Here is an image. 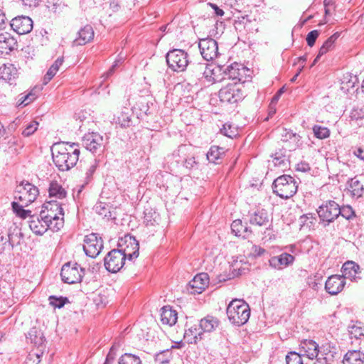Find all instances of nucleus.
Wrapping results in <instances>:
<instances>
[{
  "label": "nucleus",
  "mask_w": 364,
  "mask_h": 364,
  "mask_svg": "<svg viewBox=\"0 0 364 364\" xmlns=\"http://www.w3.org/2000/svg\"><path fill=\"white\" fill-rule=\"evenodd\" d=\"M208 65L206 63H198L191 65V69L196 74L198 79L201 80L205 77V71L207 70Z\"/></svg>",
  "instance_id": "49530a36"
},
{
  "label": "nucleus",
  "mask_w": 364,
  "mask_h": 364,
  "mask_svg": "<svg viewBox=\"0 0 364 364\" xmlns=\"http://www.w3.org/2000/svg\"><path fill=\"white\" fill-rule=\"evenodd\" d=\"M171 358V351L170 350H166L160 352L156 355L155 360L159 364H167L168 363Z\"/></svg>",
  "instance_id": "8fccbe9b"
},
{
  "label": "nucleus",
  "mask_w": 364,
  "mask_h": 364,
  "mask_svg": "<svg viewBox=\"0 0 364 364\" xmlns=\"http://www.w3.org/2000/svg\"><path fill=\"white\" fill-rule=\"evenodd\" d=\"M297 183L289 175H282L277 178L272 184L273 192L281 198L288 199L297 191Z\"/></svg>",
  "instance_id": "20e7f679"
},
{
  "label": "nucleus",
  "mask_w": 364,
  "mask_h": 364,
  "mask_svg": "<svg viewBox=\"0 0 364 364\" xmlns=\"http://www.w3.org/2000/svg\"><path fill=\"white\" fill-rule=\"evenodd\" d=\"M118 364H142L139 357L132 354L124 353L118 360Z\"/></svg>",
  "instance_id": "a19ab883"
},
{
  "label": "nucleus",
  "mask_w": 364,
  "mask_h": 364,
  "mask_svg": "<svg viewBox=\"0 0 364 364\" xmlns=\"http://www.w3.org/2000/svg\"><path fill=\"white\" fill-rule=\"evenodd\" d=\"M98 166V162L96 159H93L91 162L89 168H87L86 171V179H87V183L91 180L92 175L94 172L95 171L97 167Z\"/></svg>",
  "instance_id": "13d9d810"
},
{
  "label": "nucleus",
  "mask_w": 364,
  "mask_h": 364,
  "mask_svg": "<svg viewBox=\"0 0 364 364\" xmlns=\"http://www.w3.org/2000/svg\"><path fill=\"white\" fill-rule=\"evenodd\" d=\"M28 223L31 231L37 235H42L48 229L51 230L50 224L46 220L41 218V213L31 216Z\"/></svg>",
  "instance_id": "6ab92c4d"
},
{
  "label": "nucleus",
  "mask_w": 364,
  "mask_h": 364,
  "mask_svg": "<svg viewBox=\"0 0 364 364\" xmlns=\"http://www.w3.org/2000/svg\"><path fill=\"white\" fill-rule=\"evenodd\" d=\"M323 357H330L332 359L334 358V354H336V348L334 347H331L330 346H323L321 347Z\"/></svg>",
  "instance_id": "680f3d73"
},
{
  "label": "nucleus",
  "mask_w": 364,
  "mask_h": 364,
  "mask_svg": "<svg viewBox=\"0 0 364 364\" xmlns=\"http://www.w3.org/2000/svg\"><path fill=\"white\" fill-rule=\"evenodd\" d=\"M10 25L11 28L19 35L28 33L33 29V21L30 17L25 16L14 18Z\"/></svg>",
  "instance_id": "dca6fc26"
},
{
  "label": "nucleus",
  "mask_w": 364,
  "mask_h": 364,
  "mask_svg": "<svg viewBox=\"0 0 364 364\" xmlns=\"http://www.w3.org/2000/svg\"><path fill=\"white\" fill-rule=\"evenodd\" d=\"M317 213L323 227H326L340 215L339 205L334 200H327L318 208Z\"/></svg>",
  "instance_id": "39448f33"
},
{
  "label": "nucleus",
  "mask_w": 364,
  "mask_h": 364,
  "mask_svg": "<svg viewBox=\"0 0 364 364\" xmlns=\"http://www.w3.org/2000/svg\"><path fill=\"white\" fill-rule=\"evenodd\" d=\"M119 250L125 256V259L132 260L139 256V245L136 238L130 235H125L118 242Z\"/></svg>",
  "instance_id": "6e6552de"
},
{
  "label": "nucleus",
  "mask_w": 364,
  "mask_h": 364,
  "mask_svg": "<svg viewBox=\"0 0 364 364\" xmlns=\"http://www.w3.org/2000/svg\"><path fill=\"white\" fill-rule=\"evenodd\" d=\"M38 195V188L28 181H22L16 188L15 199L23 205H29L35 201Z\"/></svg>",
  "instance_id": "0eeeda50"
},
{
  "label": "nucleus",
  "mask_w": 364,
  "mask_h": 364,
  "mask_svg": "<svg viewBox=\"0 0 364 364\" xmlns=\"http://www.w3.org/2000/svg\"><path fill=\"white\" fill-rule=\"evenodd\" d=\"M313 132L314 136L320 139H326L330 136V130L326 127L314 125L313 127Z\"/></svg>",
  "instance_id": "a18cd8bd"
},
{
  "label": "nucleus",
  "mask_w": 364,
  "mask_h": 364,
  "mask_svg": "<svg viewBox=\"0 0 364 364\" xmlns=\"http://www.w3.org/2000/svg\"><path fill=\"white\" fill-rule=\"evenodd\" d=\"M340 36V33L338 32L335 33L332 36H331L322 45L320 48L319 51L316 57L315 58L313 65H315L320 58L326 54L327 52L331 50L333 48L334 43Z\"/></svg>",
  "instance_id": "c756f323"
},
{
  "label": "nucleus",
  "mask_w": 364,
  "mask_h": 364,
  "mask_svg": "<svg viewBox=\"0 0 364 364\" xmlns=\"http://www.w3.org/2000/svg\"><path fill=\"white\" fill-rule=\"evenodd\" d=\"M347 184V190L353 198H359L363 196L364 185L359 177L355 176L349 179Z\"/></svg>",
  "instance_id": "393cba45"
},
{
  "label": "nucleus",
  "mask_w": 364,
  "mask_h": 364,
  "mask_svg": "<svg viewBox=\"0 0 364 364\" xmlns=\"http://www.w3.org/2000/svg\"><path fill=\"white\" fill-rule=\"evenodd\" d=\"M346 360L349 363H352V361H355V364H363L364 363V354L361 353L360 351H353L350 353L348 357Z\"/></svg>",
  "instance_id": "3c124183"
},
{
  "label": "nucleus",
  "mask_w": 364,
  "mask_h": 364,
  "mask_svg": "<svg viewBox=\"0 0 364 364\" xmlns=\"http://www.w3.org/2000/svg\"><path fill=\"white\" fill-rule=\"evenodd\" d=\"M200 54L204 60L210 61L218 55V46L215 40L211 38L200 39L198 43Z\"/></svg>",
  "instance_id": "ddd939ff"
},
{
  "label": "nucleus",
  "mask_w": 364,
  "mask_h": 364,
  "mask_svg": "<svg viewBox=\"0 0 364 364\" xmlns=\"http://www.w3.org/2000/svg\"><path fill=\"white\" fill-rule=\"evenodd\" d=\"M84 275V269L77 263L65 264L61 269L60 277L63 282L75 284L80 282Z\"/></svg>",
  "instance_id": "1a4fd4ad"
},
{
  "label": "nucleus",
  "mask_w": 364,
  "mask_h": 364,
  "mask_svg": "<svg viewBox=\"0 0 364 364\" xmlns=\"http://www.w3.org/2000/svg\"><path fill=\"white\" fill-rule=\"evenodd\" d=\"M349 334L351 338L356 339L360 338L361 336H364V327L360 323H356L348 327Z\"/></svg>",
  "instance_id": "37998d69"
},
{
  "label": "nucleus",
  "mask_w": 364,
  "mask_h": 364,
  "mask_svg": "<svg viewBox=\"0 0 364 364\" xmlns=\"http://www.w3.org/2000/svg\"><path fill=\"white\" fill-rule=\"evenodd\" d=\"M218 95L220 101L230 104L237 103L243 98V93L236 82L221 88Z\"/></svg>",
  "instance_id": "9b49d317"
},
{
  "label": "nucleus",
  "mask_w": 364,
  "mask_h": 364,
  "mask_svg": "<svg viewBox=\"0 0 364 364\" xmlns=\"http://www.w3.org/2000/svg\"><path fill=\"white\" fill-rule=\"evenodd\" d=\"M94 209H95V212L97 214H99L100 215H102V216L106 218L108 216V215H107V213H108L109 215L110 216V214H111L110 211L108 210L106 204H105L102 202L97 203L95 205Z\"/></svg>",
  "instance_id": "6e6d98bb"
},
{
  "label": "nucleus",
  "mask_w": 364,
  "mask_h": 364,
  "mask_svg": "<svg viewBox=\"0 0 364 364\" xmlns=\"http://www.w3.org/2000/svg\"><path fill=\"white\" fill-rule=\"evenodd\" d=\"M266 252V250L258 245H252L250 254L255 257H260Z\"/></svg>",
  "instance_id": "0e129e2a"
},
{
  "label": "nucleus",
  "mask_w": 364,
  "mask_h": 364,
  "mask_svg": "<svg viewBox=\"0 0 364 364\" xmlns=\"http://www.w3.org/2000/svg\"><path fill=\"white\" fill-rule=\"evenodd\" d=\"M82 142L85 148L93 154L103 151V136L98 133L91 132L85 134L82 137Z\"/></svg>",
  "instance_id": "4468645a"
},
{
  "label": "nucleus",
  "mask_w": 364,
  "mask_h": 364,
  "mask_svg": "<svg viewBox=\"0 0 364 364\" xmlns=\"http://www.w3.org/2000/svg\"><path fill=\"white\" fill-rule=\"evenodd\" d=\"M281 140L285 142L289 141L291 144L289 149H296L301 144V136L294 133L291 130L282 128L281 129Z\"/></svg>",
  "instance_id": "a878e982"
},
{
  "label": "nucleus",
  "mask_w": 364,
  "mask_h": 364,
  "mask_svg": "<svg viewBox=\"0 0 364 364\" xmlns=\"http://www.w3.org/2000/svg\"><path fill=\"white\" fill-rule=\"evenodd\" d=\"M202 331L200 328L196 326H191L188 330H186L184 333V339L189 343H196L199 338H201Z\"/></svg>",
  "instance_id": "72a5a7b5"
},
{
  "label": "nucleus",
  "mask_w": 364,
  "mask_h": 364,
  "mask_svg": "<svg viewBox=\"0 0 364 364\" xmlns=\"http://www.w3.org/2000/svg\"><path fill=\"white\" fill-rule=\"evenodd\" d=\"M319 33H320L318 30H313L307 34L306 41L309 46L312 47L315 44Z\"/></svg>",
  "instance_id": "4d7b16f0"
},
{
  "label": "nucleus",
  "mask_w": 364,
  "mask_h": 364,
  "mask_svg": "<svg viewBox=\"0 0 364 364\" xmlns=\"http://www.w3.org/2000/svg\"><path fill=\"white\" fill-rule=\"evenodd\" d=\"M223 154V148L212 146L206 154V157L210 162L216 163L217 160L220 159Z\"/></svg>",
  "instance_id": "e433bc0d"
},
{
  "label": "nucleus",
  "mask_w": 364,
  "mask_h": 364,
  "mask_svg": "<svg viewBox=\"0 0 364 364\" xmlns=\"http://www.w3.org/2000/svg\"><path fill=\"white\" fill-rule=\"evenodd\" d=\"M188 57V53L183 50L173 49L167 53L166 59L171 69L176 72H182L189 63Z\"/></svg>",
  "instance_id": "423d86ee"
},
{
  "label": "nucleus",
  "mask_w": 364,
  "mask_h": 364,
  "mask_svg": "<svg viewBox=\"0 0 364 364\" xmlns=\"http://www.w3.org/2000/svg\"><path fill=\"white\" fill-rule=\"evenodd\" d=\"M177 318V312L170 306H164L161 309V321L163 324L172 326L176 323Z\"/></svg>",
  "instance_id": "c85d7f7f"
},
{
  "label": "nucleus",
  "mask_w": 364,
  "mask_h": 364,
  "mask_svg": "<svg viewBox=\"0 0 364 364\" xmlns=\"http://www.w3.org/2000/svg\"><path fill=\"white\" fill-rule=\"evenodd\" d=\"M360 267L353 261H348L343 264L341 271L343 277L346 279V277H355L359 272Z\"/></svg>",
  "instance_id": "473e14b6"
},
{
  "label": "nucleus",
  "mask_w": 364,
  "mask_h": 364,
  "mask_svg": "<svg viewBox=\"0 0 364 364\" xmlns=\"http://www.w3.org/2000/svg\"><path fill=\"white\" fill-rule=\"evenodd\" d=\"M18 76L16 68L12 65H4L0 67V77L4 80L11 83V81Z\"/></svg>",
  "instance_id": "7c9ffc66"
},
{
  "label": "nucleus",
  "mask_w": 364,
  "mask_h": 364,
  "mask_svg": "<svg viewBox=\"0 0 364 364\" xmlns=\"http://www.w3.org/2000/svg\"><path fill=\"white\" fill-rule=\"evenodd\" d=\"M340 215L346 220H350L355 216V212L350 205L339 206Z\"/></svg>",
  "instance_id": "603ef678"
},
{
  "label": "nucleus",
  "mask_w": 364,
  "mask_h": 364,
  "mask_svg": "<svg viewBox=\"0 0 364 364\" xmlns=\"http://www.w3.org/2000/svg\"><path fill=\"white\" fill-rule=\"evenodd\" d=\"M272 163L274 166L281 169H285L289 165V160L286 156L282 153H275L273 156Z\"/></svg>",
  "instance_id": "ea45409f"
},
{
  "label": "nucleus",
  "mask_w": 364,
  "mask_h": 364,
  "mask_svg": "<svg viewBox=\"0 0 364 364\" xmlns=\"http://www.w3.org/2000/svg\"><path fill=\"white\" fill-rule=\"evenodd\" d=\"M227 315L232 324L240 326L248 321L250 316V309L245 301L234 299L227 308Z\"/></svg>",
  "instance_id": "7ed1b4c3"
},
{
  "label": "nucleus",
  "mask_w": 364,
  "mask_h": 364,
  "mask_svg": "<svg viewBox=\"0 0 364 364\" xmlns=\"http://www.w3.org/2000/svg\"><path fill=\"white\" fill-rule=\"evenodd\" d=\"M246 69L242 65L238 63H233L228 66L226 69L223 70V73L228 79L236 80L239 82L244 81L243 77L245 75Z\"/></svg>",
  "instance_id": "b1692460"
},
{
  "label": "nucleus",
  "mask_w": 364,
  "mask_h": 364,
  "mask_svg": "<svg viewBox=\"0 0 364 364\" xmlns=\"http://www.w3.org/2000/svg\"><path fill=\"white\" fill-rule=\"evenodd\" d=\"M219 325V321L210 316H208L200 321L199 328L203 332L210 333L214 331Z\"/></svg>",
  "instance_id": "2f4dec72"
},
{
  "label": "nucleus",
  "mask_w": 364,
  "mask_h": 364,
  "mask_svg": "<svg viewBox=\"0 0 364 364\" xmlns=\"http://www.w3.org/2000/svg\"><path fill=\"white\" fill-rule=\"evenodd\" d=\"M249 222L251 225L266 226L269 223V215L264 209H257L249 212Z\"/></svg>",
  "instance_id": "4be33fe9"
},
{
  "label": "nucleus",
  "mask_w": 364,
  "mask_h": 364,
  "mask_svg": "<svg viewBox=\"0 0 364 364\" xmlns=\"http://www.w3.org/2000/svg\"><path fill=\"white\" fill-rule=\"evenodd\" d=\"M154 217L152 219V213L151 210L149 212L144 213V222L146 223V225H153L154 223L156 222V219L159 217V215L154 212Z\"/></svg>",
  "instance_id": "e2e57ef3"
},
{
  "label": "nucleus",
  "mask_w": 364,
  "mask_h": 364,
  "mask_svg": "<svg viewBox=\"0 0 364 364\" xmlns=\"http://www.w3.org/2000/svg\"><path fill=\"white\" fill-rule=\"evenodd\" d=\"M45 350H36V351L31 352L27 356L25 364H39L41 362V357L43 355Z\"/></svg>",
  "instance_id": "c03bdc74"
},
{
  "label": "nucleus",
  "mask_w": 364,
  "mask_h": 364,
  "mask_svg": "<svg viewBox=\"0 0 364 364\" xmlns=\"http://www.w3.org/2000/svg\"><path fill=\"white\" fill-rule=\"evenodd\" d=\"M48 193L50 197L62 199L66 197L67 193L65 190L56 181H52L50 183Z\"/></svg>",
  "instance_id": "f704fd0d"
},
{
  "label": "nucleus",
  "mask_w": 364,
  "mask_h": 364,
  "mask_svg": "<svg viewBox=\"0 0 364 364\" xmlns=\"http://www.w3.org/2000/svg\"><path fill=\"white\" fill-rule=\"evenodd\" d=\"M58 71L50 67L43 78V84L46 85L55 75Z\"/></svg>",
  "instance_id": "774afa93"
},
{
  "label": "nucleus",
  "mask_w": 364,
  "mask_h": 364,
  "mask_svg": "<svg viewBox=\"0 0 364 364\" xmlns=\"http://www.w3.org/2000/svg\"><path fill=\"white\" fill-rule=\"evenodd\" d=\"M318 344L311 339L304 340L299 345V352L302 356H306L310 360H314L318 356Z\"/></svg>",
  "instance_id": "a211bd4d"
},
{
  "label": "nucleus",
  "mask_w": 364,
  "mask_h": 364,
  "mask_svg": "<svg viewBox=\"0 0 364 364\" xmlns=\"http://www.w3.org/2000/svg\"><path fill=\"white\" fill-rule=\"evenodd\" d=\"M22 237L23 233L17 227H15L13 230H10L8 234V241L12 247L19 245Z\"/></svg>",
  "instance_id": "4c0bfd02"
},
{
  "label": "nucleus",
  "mask_w": 364,
  "mask_h": 364,
  "mask_svg": "<svg viewBox=\"0 0 364 364\" xmlns=\"http://www.w3.org/2000/svg\"><path fill=\"white\" fill-rule=\"evenodd\" d=\"M183 166L188 170L196 169L198 166V162L196 160L194 156H187L183 161Z\"/></svg>",
  "instance_id": "5fc2aeb1"
},
{
  "label": "nucleus",
  "mask_w": 364,
  "mask_h": 364,
  "mask_svg": "<svg viewBox=\"0 0 364 364\" xmlns=\"http://www.w3.org/2000/svg\"><path fill=\"white\" fill-rule=\"evenodd\" d=\"M49 304L54 308H62L67 302H68V299L67 297L60 296L57 297L55 296H50L48 298Z\"/></svg>",
  "instance_id": "09e8293b"
},
{
  "label": "nucleus",
  "mask_w": 364,
  "mask_h": 364,
  "mask_svg": "<svg viewBox=\"0 0 364 364\" xmlns=\"http://www.w3.org/2000/svg\"><path fill=\"white\" fill-rule=\"evenodd\" d=\"M287 364H304L302 355L295 351H291L286 356Z\"/></svg>",
  "instance_id": "de8ad7c7"
},
{
  "label": "nucleus",
  "mask_w": 364,
  "mask_h": 364,
  "mask_svg": "<svg viewBox=\"0 0 364 364\" xmlns=\"http://www.w3.org/2000/svg\"><path fill=\"white\" fill-rule=\"evenodd\" d=\"M223 71L220 66H214L213 68L212 65L208 66L207 70L205 71L204 78L210 83L220 82L225 79V77L222 76V75H224Z\"/></svg>",
  "instance_id": "cd10ccee"
},
{
  "label": "nucleus",
  "mask_w": 364,
  "mask_h": 364,
  "mask_svg": "<svg viewBox=\"0 0 364 364\" xmlns=\"http://www.w3.org/2000/svg\"><path fill=\"white\" fill-rule=\"evenodd\" d=\"M294 257L289 253H282L281 255L272 257L269 259V265L275 269H282L291 264L294 261Z\"/></svg>",
  "instance_id": "5701e85b"
},
{
  "label": "nucleus",
  "mask_w": 364,
  "mask_h": 364,
  "mask_svg": "<svg viewBox=\"0 0 364 364\" xmlns=\"http://www.w3.org/2000/svg\"><path fill=\"white\" fill-rule=\"evenodd\" d=\"M40 213L41 218L50 224L53 232H57L63 227L64 211L61 203L54 200L48 202L43 206Z\"/></svg>",
  "instance_id": "f03ea898"
},
{
  "label": "nucleus",
  "mask_w": 364,
  "mask_h": 364,
  "mask_svg": "<svg viewBox=\"0 0 364 364\" xmlns=\"http://www.w3.org/2000/svg\"><path fill=\"white\" fill-rule=\"evenodd\" d=\"M28 341L31 342L36 350H46V338L42 331L36 327L31 328L26 336Z\"/></svg>",
  "instance_id": "aec40b11"
},
{
  "label": "nucleus",
  "mask_w": 364,
  "mask_h": 364,
  "mask_svg": "<svg viewBox=\"0 0 364 364\" xmlns=\"http://www.w3.org/2000/svg\"><path fill=\"white\" fill-rule=\"evenodd\" d=\"M77 144L58 142L53 144L51 151L54 164L60 171H68L79 160L80 149Z\"/></svg>",
  "instance_id": "f257e3e1"
},
{
  "label": "nucleus",
  "mask_w": 364,
  "mask_h": 364,
  "mask_svg": "<svg viewBox=\"0 0 364 364\" xmlns=\"http://www.w3.org/2000/svg\"><path fill=\"white\" fill-rule=\"evenodd\" d=\"M309 219H311V220L314 219V218L313 217V214L312 213L304 214V215L300 216V218L299 219V223L300 229H301L306 225H308L307 220H309Z\"/></svg>",
  "instance_id": "69168bd1"
},
{
  "label": "nucleus",
  "mask_w": 364,
  "mask_h": 364,
  "mask_svg": "<svg viewBox=\"0 0 364 364\" xmlns=\"http://www.w3.org/2000/svg\"><path fill=\"white\" fill-rule=\"evenodd\" d=\"M125 256L118 249L111 250L105 257V267L110 272H119L125 264Z\"/></svg>",
  "instance_id": "9d476101"
},
{
  "label": "nucleus",
  "mask_w": 364,
  "mask_h": 364,
  "mask_svg": "<svg viewBox=\"0 0 364 364\" xmlns=\"http://www.w3.org/2000/svg\"><path fill=\"white\" fill-rule=\"evenodd\" d=\"M351 119L358 120L364 117V112L362 109H353L350 115Z\"/></svg>",
  "instance_id": "338daca9"
},
{
  "label": "nucleus",
  "mask_w": 364,
  "mask_h": 364,
  "mask_svg": "<svg viewBox=\"0 0 364 364\" xmlns=\"http://www.w3.org/2000/svg\"><path fill=\"white\" fill-rule=\"evenodd\" d=\"M209 284V276L207 273H200L196 275L193 279L189 282L187 290L191 294H200Z\"/></svg>",
  "instance_id": "2eb2a0df"
},
{
  "label": "nucleus",
  "mask_w": 364,
  "mask_h": 364,
  "mask_svg": "<svg viewBox=\"0 0 364 364\" xmlns=\"http://www.w3.org/2000/svg\"><path fill=\"white\" fill-rule=\"evenodd\" d=\"M11 205H12V208H13L14 212L18 217H20L23 219H26L27 218H30L31 216H33V215H31V210H25L23 208L24 206H27L28 205H23V203H19L15 202V201L12 202Z\"/></svg>",
  "instance_id": "c9c22d12"
},
{
  "label": "nucleus",
  "mask_w": 364,
  "mask_h": 364,
  "mask_svg": "<svg viewBox=\"0 0 364 364\" xmlns=\"http://www.w3.org/2000/svg\"><path fill=\"white\" fill-rule=\"evenodd\" d=\"M36 98V95L33 92L27 94L22 93L18 97L17 106L25 107L32 102Z\"/></svg>",
  "instance_id": "79ce46f5"
},
{
  "label": "nucleus",
  "mask_w": 364,
  "mask_h": 364,
  "mask_svg": "<svg viewBox=\"0 0 364 364\" xmlns=\"http://www.w3.org/2000/svg\"><path fill=\"white\" fill-rule=\"evenodd\" d=\"M94 38V31L90 25H86L77 33V37L75 39L74 43L77 46L85 45Z\"/></svg>",
  "instance_id": "bb28decb"
},
{
  "label": "nucleus",
  "mask_w": 364,
  "mask_h": 364,
  "mask_svg": "<svg viewBox=\"0 0 364 364\" xmlns=\"http://www.w3.org/2000/svg\"><path fill=\"white\" fill-rule=\"evenodd\" d=\"M346 285V279L341 275H331L325 283V289L331 295L340 293Z\"/></svg>",
  "instance_id": "f3484780"
},
{
  "label": "nucleus",
  "mask_w": 364,
  "mask_h": 364,
  "mask_svg": "<svg viewBox=\"0 0 364 364\" xmlns=\"http://www.w3.org/2000/svg\"><path fill=\"white\" fill-rule=\"evenodd\" d=\"M83 250L87 256L92 258L96 257L100 253L103 247L102 237L96 233H91L85 237Z\"/></svg>",
  "instance_id": "f8f14e48"
},
{
  "label": "nucleus",
  "mask_w": 364,
  "mask_h": 364,
  "mask_svg": "<svg viewBox=\"0 0 364 364\" xmlns=\"http://www.w3.org/2000/svg\"><path fill=\"white\" fill-rule=\"evenodd\" d=\"M16 47L17 41L11 33L8 32L0 33V53L1 54H9Z\"/></svg>",
  "instance_id": "412c9836"
},
{
  "label": "nucleus",
  "mask_w": 364,
  "mask_h": 364,
  "mask_svg": "<svg viewBox=\"0 0 364 364\" xmlns=\"http://www.w3.org/2000/svg\"><path fill=\"white\" fill-rule=\"evenodd\" d=\"M117 123L122 127H128L131 124V119L130 117L128 116L127 114L122 112L119 117H118V122Z\"/></svg>",
  "instance_id": "052dcab7"
},
{
  "label": "nucleus",
  "mask_w": 364,
  "mask_h": 364,
  "mask_svg": "<svg viewBox=\"0 0 364 364\" xmlns=\"http://www.w3.org/2000/svg\"><path fill=\"white\" fill-rule=\"evenodd\" d=\"M38 122L36 121H32L27 124L25 129L22 132V135L24 136H29L32 135L38 129Z\"/></svg>",
  "instance_id": "864d4df0"
},
{
  "label": "nucleus",
  "mask_w": 364,
  "mask_h": 364,
  "mask_svg": "<svg viewBox=\"0 0 364 364\" xmlns=\"http://www.w3.org/2000/svg\"><path fill=\"white\" fill-rule=\"evenodd\" d=\"M124 59V56L122 55V53H120L118 56V58L114 61V64L110 68V69L102 76L105 77V80L108 78L110 75L113 74L115 68L118 66L119 63H122Z\"/></svg>",
  "instance_id": "bf43d9fd"
},
{
  "label": "nucleus",
  "mask_w": 364,
  "mask_h": 364,
  "mask_svg": "<svg viewBox=\"0 0 364 364\" xmlns=\"http://www.w3.org/2000/svg\"><path fill=\"white\" fill-rule=\"evenodd\" d=\"M231 230L236 236H242V237H246V233L248 232V228L243 226L240 220H235L232 223Z\"/></svg>",
  "instance_id": "58836bf2"
}]
</instances>
